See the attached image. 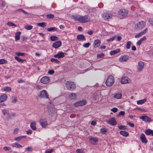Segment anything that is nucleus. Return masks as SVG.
I'll use <instances>...</instances> for the list:
<instances>
[{
	"mask_svg": "<svg viewBox=\"0 0 153 153\" xmlns=\"http://www.w3.org/2000/svg\"><path fill=\"white\" fill-rule=\"evenodd\" d=\"M12 146L13 147H15L17 148L22 147V146L21 145L16 143H13Z\"/></svg>",
	"mask_w": 153,
	"mask_h": 153,
	"instance_id": "obj_33",
	"label": "nucleus"
},
{
	"mask_svg": "<svg viewBox=\"0 0 153 153\" xmlns=\"http://www.w3.org/2000/svg\"><path fill=\"white\" fill-rule=\"evenodd\" d=\"M7 63V61L4 59H0V64H3Z\"/></svg>",
	"mask_w": 153,
	"mask_h": 153,
	"instance_id": "obj_47",
	"label": "nucleus"
},
{
	"mask_svg": "<svg viewBox=\"0 0 153 153\" xmlns=\"http://www.w3.org/2000/svg\"><path fill=\"white\" fill-rule=\"evenodd\" d=\"M74 19L75 20L78 21L81 23L87 22L90 20L89 16L87 15L84 16L78 15L74 17Z\"/></svg>",
	"mask_w": 153,
	"mask_h": 153,
	"instance_id": "obj_1",
	"label": "nucleus"
},
{
	"mask_svg": "<svg viewBox=\"0 0 153 153\" xmlns=\"http://www.w3.org/2000/svg\"><path fill=\"white\" fill-rule=\"evenodd\" d=\"M15 114L14 113H12L10 114H9L7 115V118L8 120L10 119L12 117H14L15 116Z\"/></svg>",
	"mask_w": 153,
	"mask_h": 153,
	"instance_id": "obj_41",
	"label": "nucleus"
},
{
	"mask_svg": "<svg viewBox=\"0 0 153 153\" xmlns=\"http://www.w3.org/2000/svg\"><path fill=\"white\" fill-rule=\"evenodd\" d=\"M7 25L9 26H14L15 27H17V26L16 25L14 24L11 22H8L7 23Z\"/></svg>",
	"mask_w": 153,
	"mask_h": 153,
	"instance_id": "obj_42",
	"label": "nucleus"
},
{
	"mask_svg": "<svg viewBox=\"0 0 153 153\" xmlns=\"http://www.w3.org/2000/svg\"><path fill=\"white\" fill-rule=\"evenodd\" d=\"M2 111L3 112V114L4 115H5L6 114L8 115L9 114V111L8 110L6 109H3Z\"/></svg>",
	"mask_w": 153,
	"mask_h": 153,
	"instance_id": "obj_45",
	"label": "nucleus"
},
{
	"mask_svg": "<svg viewBox=\"0 0 153 153\" xmlns=\"http://www.w3.org/2000/svg\"><path fill=\"white\" fill-rule=\"evenodd\" d=\"M25 150L29 152H32L33 150V149L31 147H28L26 148Z\"/></svg>",
	"mask_w": 153,
	"mask_h": 153,
	"instance_id": "obj_54",
	"label": "nucleus"
},
{
	"mask_svg": "<svg viewBox=\"0 0 153 153\" xmlns=\"http://www.w3.org/2000/svg\"><path fill=\"white\" fill-rule=\"evenodd\" d=\"M18 10L20 12H22L23 13H24L25 14H27V12H26L25 10L23 9H20Z\"/></svg>",
	"mask_w": 153,
	"mask_h": 153,
	"instance_id": "obj_58",
	"label": "nucleus"
},
{
	"mask_svg": "<svg viewBox=\"0 0 153 153\" xmlns=\"http://www.w3.org/2000/svg\"><path fill=\"white\" fill-rule=\"evenodd\" d=\"M90 45V43L88 42L84 44L83 46L86 48H88Z\"/></svg>",
	"mask_w": 153,
	"mask_h": 153,
	"instance_id": "obj_51",
	"label": "nucleus"
},
{
	"mask_svg": "<svg viewBox=\"0 0 153 153\" xmlns=\"http://www.w3.org/2000/svg\"><path fill=\"white\" fill-rule=\"evenodd\" d=\"M54 16L51 14H48L46 15V17L48 19H52L54 17Z\"/></svg>",
	"mask_w": 153,
	"mask_h": 153,
	"instance_id": "obj_40",
	"label": "nucleus"
},
{
	"mask_svg": "<svg viewBox=\"0 0 153 153\" xmlns=\"http://www.w3.org/2000/svg\"><path fill=\"white\" fill-rule=\"evenodd\" d=\"M39 97L41 98H49L47 92L45 90H43L40 92Z\"/></svg>",
	"mask_w": 153,
	"mask_h": 153,
	"instance_id": "obj_7",
	"label": "nucleus"
},
{
	"mask_svg": "<svg viewBox=\"0 0 153 153\" xmlns=\"http://www.w3.org/2000/svg\"><path fill=\"white\" fill-rule=\"evenodd\" d=\"M19 131V129L17 128H15L14 130L13 133L14 134H16L18 133Z\"/></svg>",
	"mask_w": 153,
	"mask_h": 153,
	"instance_id": "obj_60",
	"label": "nucleus"
},
{
	"mask_svg": "<svg viewBox=\"0 0 153 153\" xmlns=\"http://www.w3.org/2000/svg\"><path fill=\"white\" fill-rule=\"evenodd\" d=\"M145 133L147 135L151 134L152 136H153V131L151 129H146L145 131Z\"/></svg>",
	"mask_w": 153,
	"mask_h": 153,
	"instance_id": "obj_23",
	"label": "nucleus"
},
{
	"mask_svg": "<svg viewBox=\"0 0 153 153\" xmlns=\"http://www.w3.org/2000/svg\"><path fill=\"white\" fill-rule=\"evenodd\" d=\"M90 141L91 143L94 145L98 141V138L97 137H91L90 138Z\"/></svg>",
	"mask_w": 153,
	"mask_h": 153,
	"instance_id": "obj_20",
	"label": "nucleus"
},
{
	"mask_svg": "<svg viewBox=\"0 0 153 153\" xmlns=\"http://www.w3.org/2000/svg\"><path fill=\"white\" fill-rule=\"evenodd\" d=\"M50 39L52 41H54L57 40L58 39V37L55 36H51Z\"/></svg>",
	"mask_w": 153,
	"mask_h": 153,
	"instance_id": "obj_37",
	"label": "nucleus"
},
{
	"mask_svg": "<svg viewBox=\"0 0 153 153\" xmlns=\"http://www.w3.org/2000/svg\"><path fill=\"white\" fill-rule=\"evenodd\" d=\"M113 16L111 13H105L103 15V18L105 20L109 21L112 19Z\"/></svg>",
	"mask_w": 153,
	"mask_h": 153,
	"instance_id": "obj_5",
	"label": "nucleus"
},
{
	"mask_svg": "<svg viewBox=\"0 0 153 153\" xmlns=\"http://www.w3.org/2000/svg\"><path fill=\"white\" fill-rule=\"evenodd\" d=\"M129 57L127 55H124L121 57H120L119 61L120 62H126L128 60Z\"/></svg>",
	"mask_w": 153,
	"mask_h": 153,
	"instance_id": "obj_13",
	"label": "nucleus"
},
{
	"mask_svg": "<svg viewBox=\"0 0 153 153\" xmlns=\"http://www.w3.org/2000/svg\"><path fill=\"white\" fill-rule=\"evenodd\" d=\"M147 31V28H146L144 30L140 32L138 34L135 35V37L137 38L141 36L142 35L146 33Z\"/></svg>",
	"mask_w": 153,
	"mask_h": 153,
	"instance_id": "obj_16",
	"label": "nucleus"
},
{
	"mask_svg": "<svg viewBox=\"0 0 153 153\" xmlns=\"http://www.w3.org/2000/svg\"><path fill=\"white\" fill-rule=\"evenodd\" d=\"M77 39L79 40H85V38L84 36L83 35H79L77 36Z\"/></svg>",
	"mask_w": 153,
	"mask_h": 153,
	"instance_id": "obj_25",
	"label": "nucleus"
},
{
	"mask_svg": "<svg viewBox=\"0 0 153 153\" xmlns=\"http://www.w3.org/2000/svg\"><path fill=\"white\" fill-rule=\"evenodd\" d=\"M69 97L71 99H74L76 98V94L75 93H72L69 95Z\"/></svg>",
	"mask_w": 153,
	"mask_h": 153,
	"instance_id": "obj_34",
	"label": "nucleus"
},
{
	"mask_svg": "<svg viewBox=\"0 0 153 153\" xmlns=\"http://www.w3.org/2000/svg\"><path fill=\"white\" fill-rule=\"evenodd\" d=\"M3 149L5 150H10L11 149V148L9 147L4 146Z\"/></svg>",
	"mask_w": 153,
	"mask_h": 153,
	"instance_id": "obj_59",
	"label": "nucleus"
},
{
	"mask_svg": "<svg viewBox=\"0 0 153 153\" xmlns=\"http://www.w3.org/2000/svg\"><path fill=\"white\" fill-rule=\"evenodd\" d=\"M86 101L85 100H83L74 103V105L76 107L83 106L85 105L86 104Z\"/></svg>",
	"mask_w": 153,
	"mask_h": 153,
	"instance_id": "obj_6",
	"label": "nucleus"
},
{
	"mask_svg": "<svg viewBox=\"0 0 153 153\" xmlns=\"http://www.w3.org/2000/svg\"><path fill=\"white\" fill-rule=\"evenodd\" d=\"M146 25V24L145 22L143 21H141L135 25V29L139 30L142 29Z\"/></svg>",
	"mask_w": 153,
	"mask_h": 153,
	"instance_id": "obj_4",
	"label": "nucleus"
},
{
	"mask_svg": "<svg viewBox=\"0 0 153 153\" xmlns=\"http://www.w3.org/2000/svg\"><path fill=\"white\" fill-rule=\"evenodd\" d=\"M25 136H20L18 137H16L15 138V140L16 141H19L23 137H24Z\"/></svg>",
	"mask_w": 153,
	"mask_h": 153,
	"instance_id": "obj_46",
	"label": "nucleus"
},
{
	"mask_svg": "<svg viewBox=\"0 0 153 153\" xmlns=\"http://www.w3.org/2000/svg\"><path fill=\"white\" fill-rule=\"evenodd\" d=\"M15 53L18 56H23L25 55V53L20 52H16Z\"/></svg>",
	"mask_w": 153,
	"mask_h": 153,
	"instance_id": "obj_50",
	"label": "nucleus"
},
{
	"mask_svg": "<svg viewBox=\"0 0 153 153\" xmlns=\"http://www.w3.org/2000/svg\"><path fill=\"white\" fill-rule=\"evenodd\" d=\"M51 61L52 62H54L56 63L59 64L60 63V62L57 59L52 58L51 59Z\"/></svg>",
	"mask_w": 153,
	"mask_h": 153,
	"instance_id": "obj_39",
	"label": "nucleus"
},
{
	"mask_svg": "<svg viewBox=\"0 0 153 153\" xmlns=\"http://www.w3.org/2000/svg\"><path fill=\"white\" fill-rule=\"evenodd\" d=\"M146 101V98L143 100H140L137 101V103L138 104L142 105Z\"/></svg>",
	"mask_w": 153,
	"mask_h": 153,
	"instance_id": "obj_29",
	"label": "nucleus"
},
{
	"mask_svg": "<svg viewBox=\"0 0 153 153\" xmlns=\"http://www.w3.org/2000/svg\"><path fill=\"white\" fill-rule=\"evenodd\" d=\"M129 79L127 77L122 78L121 80V83L122 84H125L129 82Z\"/></svg>",
	"mask_w": 153,
	"mask_h": 153,
	"instance_id": "obj_17",
	"label": "nucleus"
},
{
	"mask_svg": "<svg viewBox=\"0 0 153 153\" xmlns=\"http://www.w3.org/2000/svg\"><path fill=\"white\" fill-rule=\"evenodd\" d=\"M139 118L146 122H150L152 121L151 119V118L149 117L146 116L140 117Z\"/></svg>",
	"mask_w": 153,
	"mask_h": 153,
	"instance_id": "obj_12",
	"label": "nucleus"
},
{
	"mask_svg": "<svg viewBox=\"0 0 153 153\" xmlns=\"http://www.w3.org/2000/svg\"><path fill=\"white\" fill-rule=\"evenodd\" d=\"M54 70H50L48 72V73L50 74H52L54 73Z\"/></svg>",
	"mask_w": 153,
	"mask_h": 153,
	"instance_id": "obj_61",
	"label": "nucleus"
},
{
	"mask_svg": "<svg viewBox=\"0 0 153 153\" xmlns=\"http://www.w3.org/2000/svg\"><path fill=\"white\" fill-rule=\"evenodd\" d=\"M39 123L40 125L43 127H45L47 126L48 124L46 120L45 119L40 120H39Z\"/></svg>",
	"mask_w": 153,
	"mask_h": 153,
	"instance_id": "obj_18",
	"label": "nucleus"
},
{
	"mask_svg": "<svg viewBox=\"0 0 153 153\" xmlns=\"http://www.w3.org/2000/svg\"><path fill=\"white\" fill-rule=\"evenodd\" d=\"M47 30L48 31H57V29L56 28L53 27L48 28H47Z\"/></svg>",
	"mask_w": 153,
	"mask_h": 153,
	"instance_id": "obj_35",
	"label": "nucleus"
},
{
	"mask_svg": "<svg viewBox=\"0 0 153 153\" xmlns=\"http://www.w3.org/2000/svg\"><path fill=\"white\" fill-rule=\"evenodd\" d=\"M104 56V54L102 53L101 54H97V57L98 58H101L102 57Z\"/></svg>",
	"mask_w": 153,
	"mask_h": 153,
	"instance_id": "obj_56",
	"label": "nucleus"
},
{
	"mask_svg": "<svg viewBox=\"0 0 153 153\" xmlns=\"http://www.w3.org/2000/svg\"><path fill=\"white\" fill-rule=\"evenodd\" d=\"M118 109L115 107H114V108H113L111 109V111H112L114 113H115L117 112V111Z\"/></svg>",
	"mask_w": 153,
	"mask_h": 153,
	"instance_id": "obj_55",
	"label": "nucleus"
},
{
	"mask_svg": "<svg viewBox=\"0 0 153 153\" xmlns=\"http://www.w3.org/2000/svg\"><path fill=\"white\" fill-rule=\"evenodd\" d=\"M100 132L103 134H106L107 131L105 128H101Z\"/></svg>",
	"mask_w": 153,
	"mask_h": 153,
	"instance_id": "obj_36",
	"label": "nucleus"
},
{
	"mask_svg": "<svg viewBox=\"0 0 153 153\" xmlns=\"http://www.w3.org/2000/svg\"><path fill=\"white\" fill-rule=\"evenodd\" d=\"M38 26H41L42 27H44L46 26V23L45 22H42L39 23L37 24Z\"/></svg>",
	"mask_w": 153,
	"mask_h": 153,
	"instance_id": "obj_38",
	"label": "nucleus"
},
{
	"mask_svg": "<svg viewBox=\"0 0 153 153\" xmlns=\"http://www.w3.org/2000/svg\"><path fill=\"white\" fill-rule=\"evenodd\" d=\"M149 22L150 24L152 26H153V19H150L149 20Z\"/></svg>",
	"mask_w": 153,
	"mask_h": 153,
	"instance_id": "obj_63",
	"label": "nucleus"
},
{
	"mask_svg": "<svg viewBox=\"0 0 153 153\" xmlns=\"http://www.w3.org/2000/svg\"><path fill=\"white\" fill-rule=\"evenodd\" d=\"M7 96L6 94H3L0 97V102H2L6 100L7 98Z\"/></svg>",
	"mask_w": 153,
	"mask_h": 153,
	"instance_id": "obj_21",
	"label": "nucleus"
},
{
	"mask_svg": "<svg viewBox=\"0 0 153 153\" xmlns=\"http://www.w3.org/2000/svg\"><path fill=\"white\" fill-rule=\"evenodd\" d=\"M122 94L120 93H118L114 96V97L117 99H120L122 98Z\"/></svg>",
	"mask_w": 153,
	"mask_h": 153,
	"instance_id": "obj_30",
	"label": "nucleus"
},
{
	"mask_svg": "<svg viewBox=\"0 0 153 153\" xmlns=\"http://www.w3.org/2000/svg\"><path fill=\"white\" fill-rule=\"evenodd\" d=\"M120 133L121 135H123L125 137H127L128 135V133L125 131H121L120 132Z\"/></svg>",
	"mask_w": 153,
	"mask_h": 153,
	"instance_id": "obj_28",
	"label": "nucleus"
},
{
	"mask_svg": "<svg viewBox=\"0 0 153 153\" xmlns=\"http://www.w3.org/2000/svg\"><path fill=\"white\" fill-rule=\"evenodd\" d=\"M135 109L138 110L142 112H146V110L144 108H141L139 107L136 108H135Z\"/></svg>",
	"mask_w": 153,
	"mask_h": 153,
	"instance_id": "obj_49",
	"label": "nucleus"
},
{
	"mask_svg": "<svg viewBox=\"0 0 153 153\" xmlns=\"http://www.w3.org/2000/svg\"><path fill=\"white\" fill-rule=\"evenodd\" d=\"M53 151V149H48L45 151V153H52Z\"/></svg>",
	"mask_w": 153,
	"mask_h": 153,
	"instance_id": "obj_53",
	"label": "nucleus"
},
{
	"mask_svg": "<svg viewBox=\"0 0 153 153\" xmlns=\"http://www.w3.org/2000/svg\"><path fill=\"white\" fill-rule=\"evenodd\" d=\"M118 128L120 129H126V126H118Z\"/></svg>",
	"mask_w": 153,
	"mask_h": 153,
	"instance_id": "obj_52",
	"label": "nucleus"
},
{
	"mask_svg": "<svg viewBox=\"0 0 153 153\" xmlns=\"http://www.w3.org/2000/svg\"><path fill=\"white\" fill-rule=\"evenodd\" d=\"M119 15L123 16H125L127 15L128 11L127 10L123 9L120 10L119 11Z\"/></svg>",
	"mask_w": 153,
	"mask_h": 153,
	"instance_id": "obj_9",
	"label": "nucleus"
},
{
	"mask_svg": "<svg viewBox=\"0 0 153 153\" xmlns=\"http://www.w3.org/2000/svg\"><path fill=\"white\" fill-rule=\"evenodd\" d=\"M64 53L62 52H60L56 54L55 55L54 57L58 59L63 58L64 56Z\"/></svg>",
	"mask_w": 153,
	"mask_h": 153,
	"instance_id": "obj_15",
	"label": "nucleus"
},
{
	"mask_svg": "<svg viewBox=\"0 0 153 153\" xmlns=\"http://www.w3.org/2000/svg\"><path fill=\"white\" fill-rule=\"evenodd\" d=\"M14 58L18 62H20L23 63L24 61H25L24 59L19 58V57L17 56H15Z\"/></svg>",
	"mask_w": 153,
	"mask_h": 153,
	"instance_id": "obj_31",
	"label": "nucleus"
},
{
	"mask_svg": "<svg viewBox=\"0 0 153 153\" xmlns=\"http://www.w3.org/2000/svg\"><path fill=\"white\" fill-rule=\"evenodd\" d=\"M120 51V49H117L111 51L110 52V54L111 55H114L116 53H119Z\"/></svg>",
	"mask_w": 153,
	"mask_h": 153,
	"instance_id": "obj_32",
	"label": "nucleus"
},
{
	"mask_svg": "<svg viewBox=\"0 0 153 153\" xmlns=\"http://www.w3.org/2000/svg\"><path fill=\"white\" fill-rule=\"evenodd\" d=\"M36 123L34 121H33L31 123L30 126L32 130H35L36 129Z\"/></svg>",
	"mask_w": 153,
	"mask_h": 153,
	"instance_id": "obj_26",
	"label": "nucleus"
},
{
	"mask_svg": "<svg viewBox=\"0 0 153 153\" xmlns=\"http://www.w3.org/2000/svg\"><path fill=\"white\" fill-rule=\"evenodd\" d=\"M25 29H26L27 30H30L31 29H32V28H33V26L30 25H27V26H25Z\"/></svg>",
	"mask_w": 153,
	"mask_h": 153,
	"instance_id": "obj_48",
	"label": "nucleus"
},
{
	"mask_svg": "<svg viewBox=\"0 0 153 153\" xmlns=\"http://www.w3.org/2000/svg\"><path fill=\"white\" fill-rule=\"evenodd\" d=\"M114 82V77L111 75L109 76L105 82L106 85L108 86H111L113 85Z\"/></svg>",
	"mask_w": 153,
	"mask_h": 153,
	"instance_id": "obj_3",
	"label": "nucleus"
},
{
	"mask_svg": "<svg viewBox=\"0 0 153 153\" xmlns=\"http://www.w3.org/2000/svg\"><path fill=\"white\" fill-rule=\"evenodd\" d=\"M131 41H128L126 43V48L127 49H129L131 47Z\"/></svg>",
	"mask_w": 153,
	"mask_h": 153,
	"instance_id": "obj_44",
	"label": "nucleus"
},
{
	"mask_svg": "<svg viewBox=\"0 0 153 153\" xmlns=\"http://www.w3.org/2000/svg\"><path fill=\"white\" fill-rule=\"evenodd\" d=\"M127 123L129 125V126L131 127H133L134 126V123H131L130 122H127Z\"/></svg>",
	"mask_w": 153,
	"mask_h": 153,
	"instance_id": "obj_62",
	"label": "nucleus"
},
{
	"mask_svg": "<svg viewBox=\"0 0 153 153\" xmlns=\"http://www.w3.org/2000/svg\"><path fill=\"white\" fill-rule=\"evenodd\" d=\"M66 87L69 90L72 91L76 88V85L71 81H67L65 83Z\"/></svg>",
	"mask_w": 153,
	"mask_h": 153,
	"instance_id": "obj_2",
	"label": "nucleus"
},
{
	"mask_svg": "<svg viewBox=\"0 0 153 153\" xmlns=\"http://www.w3.org/2000/svg\"><path fill=\"white\" fill-rule=\"evenodd\" d=\"M138 65L137 69L138 71L139 72L141 71L144 65V62L142 61H140L138 62Z\"/></svg>",
	"mask_w": 153,
	"mask_h": 153,
	"instance_id": "obj_11",
	"label": "nucleus"
},
{
	"mask_svg": "<svg viewBox=\"0 0 153 153\" xmlns=\"http://www.w3.org/2000/svg\"><path fill=\"white\" fill-rule=\"evenodd\" d=\"M2 90L5 91H11V88L10 87H5L2 89Z\"/></svg>",
	"mask_w": 153,
	"mask_h": 153,
	"instance_id": "obj_27",
	"label": "nucleus"
},
{
	"mask_svg": "<svg viewBox=\"0 0 153 153\" xmlns=\"http://www.w3.org/2000/svg\"><path fill=\"white\" fill-rule=\"evenodd\" d=\"M49 78L48 77L45 76L41 79L40 81L42 83L46 84L49 83Z\"/></svg>",
	"mask_w": 153,
	"mask_h": 153,
	"instance_id": "obj_10",
	"label": "nucleus"
},
{
	"mask_svg": "<svg viewBox=\"0 0 153 153\" xmlns=\"http://www.w3.org/2000/svg\"><path fill=\"white\" fill-rule=\"evenodd\" d=\"M61 44L62 42L60 41H56L54 42L52 45V47L55 48H57L60 47Z\"/></svg>",
	"mask_w": 153,
	"mask_h": 153,
	"instance_id": "obj_14",
	"label": "nucleus"
},
{
	"mask_svg": "<svg viewBox=\"0 0 153 153\" xmlns=\"http://www.w3.org/2000/svg\"><path fill=\"white\" fill-rule=\"evenodd\" d=\"M101 42L99 39H96L94 40V47L96 48L99 46Z\"/></svg>",
	"mask_w": 153,
	"mask_h": 153,
	"instance_id": "obj_22",
	"label": "nucleus"
},
{
	"mask_svg": "<svg viewBox=\"0 0 153 153\" xmlns=\"http://www.w3.org/2000/svg\"><path fill=\"white\" fill-rule=\"evenodd\" d=\"M21 32L20 31H18L16 33L15 36L16 41L19 40L20 39V35Z\"/></svg>",
	"mask_w": 153,
	"mask_h": 153,
	"instance_id": "obj_24",
	"label": "nucleus"
},
{
	"mask_svg": "<svg viewBox=\"0 0 153 153\" xmlns=\"http://www.w3.org/2000/svg\"><path fill=\"white\" fill-rule=\"evenodd\" d=\"M140 139L142 143H147V140L146 139L145 136L144 134H141L140 136Z\"/></svg>",
	"mask_w": 153,
	"mask_h": 153,
	"instance_id": "obj_19",
	"label": "nucleus"
},
{
	"mask_svg": "<svg viewBox=\"0 0 153 153\" xmlns=\"http://www.w3.org/2000/svg\"><path fill=\"white\" fill-rule=\"evenodd\" d=\"M32 133V131L30 130H28L27 131V134H31Z\"/></svg>",
	"mask_w": 153,
	"mask_h": 153,
	"instance_id": "obj_64",
	"label": "nucleus"
},
{
	"mask_svg": "<svg viewBox=\"0 0 153 153\" xmlns=\"http://www.w3.org/2000/svg\"><path fill=\"white\" fill-rule=\"evenodd\" d=\"M115 36H113V37H112L110 38V39H107L106 41H107L108 42V41H112L113 40H114L115 38Z\"/></svg>",
	"mask_w": 153,
	"mask_h": 153,
	"instance_id": "obj_57",
	"label": "nucleus"
},
{
	"mask_svg": "<svg viewBox=\"0 0 153 153\" xmlns=\"http://www.w3.org/2000/svg\"><path fill=\"white\" fill-rule=\"evenodd\" d=\"M12 102L13 103H16L17 101V98L14 96L11 97Z\"/></svg>",
	"mask_w": 153,
	"mask_h": 153,
	"instance_id": "obj_43",
	"label": "nucleus"
},
{
	"mask_svg": "<svg viewBox=\"0 0 153 153\" xmlns=\"http://www.w3.org/2000/svg\"><path fill=\"white\" fill-rule=\"evenodd\" d=\"M107 123L112 126L116 125L117 124V121L114 117L110 119L107 121Z\"/></svg>",
	"mask_w": 153,
	"mask_h": 153,
	"instance_id": "obj_8",
	"label": "nucleus"
}]
</instances>
